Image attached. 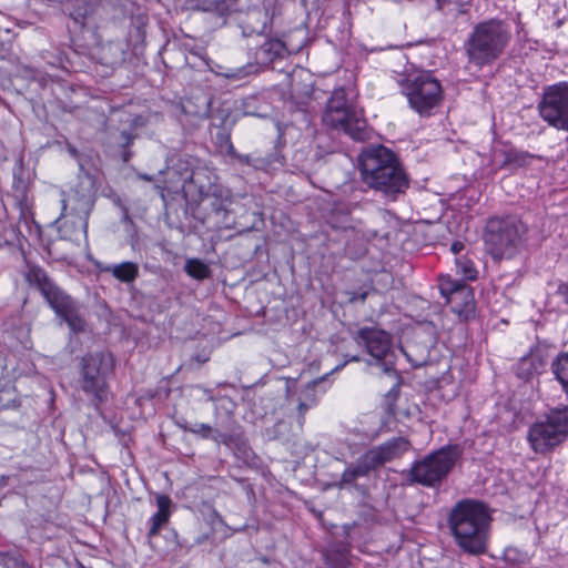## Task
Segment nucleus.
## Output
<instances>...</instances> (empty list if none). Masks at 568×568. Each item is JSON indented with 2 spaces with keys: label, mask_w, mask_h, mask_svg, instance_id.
I'll list each match as a JSON object with an SVG mask.
<instances>
[{
  "label": "nucleus",
  "mask_w": 568,
  "mask_h": 568,
  "mask_svg": "<svg viewBox=\"0 0 568 568\" xmlns=\"http://www.w3.org/2000/svg\"><path fill=\"white\" fill-rule=\"evenodd\" d=\"M464 449L459 444L445 445L412 463L402 471L407 485L439 488L462 458Z\"/></svg>",
  "instance_id": "nucleus-4"
},
{
  "label": "nucleus",
  "mask_w": 568,
  "mask_h": 568,
  "mask_svg": "<svg viewBox=\"0 0 568 568\" xmlns=\"http://www.w3.org/2000/svg\"><path fill=\"white\" fill-rule=\"evenodd\" d=\"M323 121L358 142L371 140L375 133L364 116V109H325Z\"/></svg>",
  "instance_id": "nucleus-11"
},
{
  "label": "nucleus",
  "mask_w": 568,
  "mask_h": 568,
  "mask_svg": "<svg viewBox=\"0 0 568 568\" xmlns=\"http://www.w3.org/2000/svg\"><path fill=\"white\" fill-rule=\"evenodd\" d=\"M210 400L214 403V414L215 417L219 418L223 414L227 416V418L233 419L234 412L236 409L235 402L229 396H210Z\"/></svg>",
  "instance_id": "nucleus-34"
},
{
  "label": "nucleus",
  "mask_w": 568,
  "mask_h": 568,
  "mask_svg": "<svg viewBox=\"0 0 568 568\" xmlns=\"http://www.w3.org/2000/svg\"><path fill=\"white\" fill-rule=\"evenodd\" d=\"M99 4V0H74L73 8L70 11V17L74 20L80 28L85 26L87 17L91 16L97 6Z\"/></svg>",
  "instance_id": "nucleus-30"
},
{
  "label": "nucleus",
  "mask_w": 568,
  "mask_h": 568,
  "mask_svg": "<svg viewBox=\"0 0 568 568\" xmlns=\"http://www.w3.org/2000/svg\"><path fill=\"white\" fill-rule=\"evenodd\" d=\"M286 50L285 44L280 39H268L255 52V62L258 65L266 67L281 58Z\"/></svg>",
  "instance_id": "nucleus-22"
},
{
  "label": "nucleus",
  "mask_w": 568,
  "mask_h": 568,
  "mask_svg": "<svg viewBox=\"0 0 568 568\" xmlns=\"http://www.w3.org/2000/svg\"><path fill=\"white\" fill-rule=\"evenodd\" d=\"M559 433L544 419H540L530 425L527 439L536 454L546 455L566 442Z\"/></svg>",
  "instance_id": "nucleus-16"
},
{
  "label": "nucleus",
  "mask_w": 568,
  "mask_h": 568,
  "mask_svg": "<svg viewBox=\"0 0 568 568\" xmlns=\"http://www.w3.org/2000/svg\"><path fill=\"white\" fill-rule=\"evenodd\" d=\"M170 520V517H168L166 514H161V513H155L151 518H150V528H149V531H148V539L151 540L152 538H154L155 536L159 535L161 528L166 525Z\"/></svg>",
  "instance_id": "nucleus-44"
},
{
  "label": "nucleus",
  "mask_w": 568,
  "mask_h": 568,
  "mask_svg": "<svg viewBox=\"0 0 568 568\" xmlns=\"http://www.w3.org/2000/svg\"><path fill=\"white\" fill-rule=\"evenodd\" d=\"M410 448V442L406 437L398 436L392 437L385 443L374 446L366 452L378 469L384 464L400 458Z\"/></svg>",
  "instance_id": "nucleus-18"
},
{
  "label": "nucleus",
  "mask_w": 568,
  "mask_h": 568,
  "mask_svg": "<svg viewBox=\"0 0 568 568\" xmlns=\"http://www.w3.org/2000/svg\"><path fill=\"white\" fill-rule=\"evenodd\" d=\"M551 372L562 387V390L568 395V352H560L551 361Z\"/></svg>",
  "instance_id": "nucleus-29"
},
{
  "label": "nucleus",
  "mask_w": 568,
  "mask_h": 568,
  "mask_svg": "<svg viewBox=\"0 0 568 568\" xmlns=\"http://www.w3.org/2000/svg\"><path fill=\"white\" fill-rule=\"evenodd\" d=\"M437 9L444 13L462 14L468 11L470 0H436Z\"/></svg>",
  "instance_id": "nucleus-37"
},
{
  "label": "nucleus",
  "mask_w": 568,
  "mask_h": 568,
  "mask_svg": "<svg viewBox=\"0 0 568 568\" xmlns=\"http://www.w3.org/2000/svg\"><path fill=\"white\" fill-rule=\"evenodd\" d=\"M357 93L354 88H338L333 91L326 106H353Z\"/></svg>",
  "instance_id": "nucleus-32"
},
{
  "label": "nucleus",
  "mask_w": 568,
  "mask_h": 568,
  "mask_svg": "<svg viewBox=\"0 0 568 568\" xmlns=\"http://www.w3.org/2000/svg\"><path fill=\"white\" fill-rule=\"evenodd\" d=\"M196 388L202 389L203 393L207 396V399L210 400V396H213L212 390L207 388H203L201 386H196Z\"/></svg>",
  "instance_id": "nucleus-61"
},
{
  "label": "nucleus",
  "mask_w": 568,
  "mask_h": 568,
  "mask_svg": "<svg viewBox=\"0 0 568 568\" xmlns=\"http://www.w3.org/2000/svg\"><path fill=\"white\" fill-rule=\"evenodd\" d=\"M122 216H121V222L124 223V224H133V221L130 216V212H129V207H122Z\"/></svg>",
  "instance_id": "nucleus-53"
},
{
  "label": "nucleus",
  "mask_w": 568,
  "mask_h": 568,
  "mask_svg": "<svg viewBox=\"0 0 568 568\" xmlns=\"http://www.w3.org/2000/svg\"><path fill=\"white\" fill-rule=\"evenodd\" d=\"M156 118L158 113L151 114L149 112L134 116L130 122L129 129L120 132L119 146L130 148L134 140L140 136V131L146 128L151 121Z\"/></svg>",
  "instance_id": "nucleus-21"
},
{
  "label": "nucleus",
  "mask_w": 568,
  "mask_h": 568,
  "mask_svg": "<svg viewBox=\"0 0 568 568\" xmlns=\"http://www.w3.org/2000/svg\"><path fill=\"white\" fill-rule=\"evenodd\" d=\"M155 505L158 507V513L166 514L168 517H171L174 504L171 497L166 494H155Z\"/></svg>",
  "instance_id": "nucleus-46"
},
{
  "label": "nucleus",
  "mask_w": 568,
  "mask_h": 568,
  "mask_svg": "<svg viewBox=\"0 0 568 568\" xmlns=\"http://www.w3.org/2000/svg\"><path fill=\"white\" fill-rule=\"evenodd\" d=\"M504 160L499 164V169L515 170L527 166L532 159H540L527 151L516 149L514 146L500 151Z\"/></svg>",
  "instance_id": "nucleus-23"
},
{
  "label": "nucleus",
  "mask_w": 568,
  "mask_h": 568,
  "mask_svg": "<svg viewBox=\"0 0 568 568\" xmlns=\"http://www.w3.org/2000/svg\"><path fill=\"white\" fill-rule=\"evenodd\" d=\"M329 374H325L318 378L308 382L300 394V399L308 403V406H315L318 402L316 388L320 387L327 378Z\"/></svg>",
  "instance_id": "nucleus-35"
},
{
  "label": "nucleus",
  "mask_w": 568,
  "mask_h": 568,
  "mask_svg": "<svg viewBox=\"0 0 568 568\" xmlns=\"http://www.w3.org/2000/svg\"><path fill=\"white\" fill-rule=\"evenodd\" d=\"M26 561L17 550L0 551V566L3 568H21Z\"/></svg>",
  "instance_id": "nucleus-41"
},
{
  "label": "nucleus",
  "mask_w": 568,
  "mask_h": 568,
  "mask_svg": "<svg viewBox=\"0 0 568 568\" xmlns=\"http://www.w3.org/2000/svg\"><path fill=\"white\" fill-rule=\"evenodd\" d=\"M232 130H216L214 134L215 143L221 151H225L226 154H235V148L231 141Z\"/></svg>",
  "instance_id": "nucleus-43"
},
{
  "label": "nucleus",
  "mask_w": 568,
  "mask_h": 568,
  "mask_svg": "<svg viewBox=\"0 0 568 568\" xmlns=\"http://www.w3.org/2000/svg\"><path fill=\"white\" fill-rule=\"evenodd\" d=\"M61 214L55 220L58 232L63 240H72L74 233L87 236L88 221L95 203L92 185L82 184L69 192L61 191Z\"/></svg>",
  "instance_id": "nucleus-7"
},
{
  "label": "nucleus",
  "mask_w": 568,
  "mask_h": 568,
  "mask_svg": "<svg viewBox=\"0 0 568 568\" xmlns=\"http://www.w3.org/2000/svg\"><path fill=\"white\" fill-rule=\"evenodd\" d=\"M464 247H465V245H464V243H463V242H460V241H455V242H453V243H452V245H450V251H452L454 254L458 255V254L464 250Z\"/></svg>",
  "instance_id": "nucleus-54"
},
{
  "label": "nucleus",
  "mask_w": 568,
  "mask_h": 568,
  "mask_svg": "<svg viewBox=\"0 0 568 568\" xmlns=\"http://www.w3.org/2000/svg\"><path fill=\"white\" fill-rule=\"evenodd\" d=\"M353 339L366 348L385 373L396 372L393 338L389 333L376 327H361L352 334Z\"/></svg>",
  "instance_id": "nucleus-10"
},
{
  "label": "nucleus",
  "mask_w": 568,
  "mask_h": 568,
  "mask_svg": "<svg viewBox=\"0 0 568 568\" xmlns=\"http://www.w3.org/2000/svg\"><path fill=\"white\" fill-rule=\"evenodd\" d=\"M185 273L196 280H204L210 276V267L199 258H190L184 266Z\"/></svg>",
  "instance_id": "nucleus-39"
},
{
  "label": "nucleus",
  "mask_w": 568,
  "mask_h": 568,
  "mask_svg": "<svg viewBox=\"0 0 568 568\" xmlns=\"http://www.w3.org/2000/svg\"><path fill=\"white\" fill-rule=\"evenodd\" d=\"M202 204L209 209L203 223H212L217 229H232L234 219L231 216V205L233 204V194L230 189L221 184H212L207 192L202 196Z\"/></svg>",
  "instance_id": "nucleus-12"
},
{
  "label": "nucleus",
  "mask_w": 568,
  "mask_h": 568,
  "mask_svg": "<svg viewBox=\"0 0 568 568\" xmlns=\"http://www.w3.org/2000/svg\"><path fill=\"white\" fill-rule=\"evenodd\" d=\"M544 420L548 423L556 432H560L559 434L567 440L568 438V406L559 405L557 407L550 408L548 413L545 414Z\"/></svg>",
  "instance_id": "nucleus-25"
},
{
  "label": "nucleus",
  "mask_w": 568,
  "mask_h": 568,
  "mask_svg": "<svg viewBox=\"0 0 568 568\" xmlns=\"http://www.w3.org/2000/svg\"><path fill=\"white\" fill-rule=\"evenodd\" d=\"M67 151L70 154V156H72L73 159H75L79 162V166L82 170L83 165L80 162V153H79L78 149L74 145H72L71 143L68 142L67 143Z\"/></svg>",
  "instance_id": "nucleus-51"
},
{
  "label": "nucleus",
  "mask_w": 568,
  "mask_h": 568,
  "mask_svg": "<svg viewBox=\"0 0 568 568\" xmlns=\"http://www.w3.org/2000/svg\"><path fill=\"white\" fill-rule=\"evenodd\" d=\"M420 116H430L432 115V109H426V108H423V109H415Z\"/></svg>",
  "instance_id": "nucleus-58"
},
{
  "label": "nucleus",
  "mask_w": 568,
  "mask_h": 568,
  "mask_svg": "<svg viewBox=\"0 0 568 568\" xmlns=\"http://www.w3.org/2000/svg\"><path fill=\"white\" fill-rule=\"evenodd\" d=\"M291 101L296 106L306 104L314 94L310 74L304 70L293 71L290 80Z\"/></svg>",
  "instance_id": "nucleus-19"
},
{
  "label": "nucleus",
  "mask_w": 568,
  "mask_h": 568,
  "mask_svg": "<svg viewBox=\"0 0 568 568\" xmlns=\"http://www.w3.org/2000/svg\"><path fill=\"white\" fill-rule=\"evenodd\" d=\"M509 40L510 33L501 20L477 23L464 44L468 62L478 68L493 64L501 57Z\"/></svg>",
  "instance_id": "nucleus-5"
},
{
  "label": "nucleus",
  "mask_w": 568,
  "mask_h": 568,
  "mask_svg": "<svg viewBox=\"0 0 568 568\" xmlns=\"http://www.w3.org/2000/svg\"><path fill=\"white\" fill-rule=\"evenodd\" d=\"M114 371L115 357L105 349L89 352L79 361L77 386L97 409L109 398Z\"/></svg>",
  "instance_id": "nucleus-3"
},
{
  "label": "nucleus",
  "mask_w": 568,
  "mask_h": 568,
  "mask_svg": "<svg viewBox=\"0 0 568 568\" xmlns=\"http://www.w3.org/2000/svg\"><path fill=\"white\" fill-rule=\"evenodd\" d=\"M138 176H139V179L148 181V182H151L153 180V178L151 175L145 174V173H140Z\"/></svg>",
  "instance_id": "nucleus-59"
},
{
  "label": "nucleus",
  "mask_w": 568,
  "mask_h": 568,
  "mask_svg": "<svg viewBox=\"0 0 568 568\" xmlns=\"http://www.w3.org/2000/svg\"><path fill=\"white\" fill-rule=\"evenodd\" d=\"M399 85L410 106H436L444 98L440 82L429 71L407 74Z\"/></svg>",
  "instance_id": "nucleus-9"
},
{
  "label": "nucleus",
  "mask_w": 568,
  "mask_h": 568,
  "mask_svg": "<svg viewBox=\"0 0 568 568\" xmlns=\"http://www.w3.org/2000/svg\"><path fill=\"white\" fill-rule=\"evenodd\" d=\"M254 71H256L255 65L247 63L243 67L235 68V69L234 68H224V67L219 65V70L216 71V73L226 79L241 80Z\"/></svg>",
  "instance_id": "nucleus-40"
},
{
  "label": "nucleus",
  "mask_w": 568,
  "mask_h": 568,
  "mask_svg": "<svg viewBox=\"0 0 568 568\" xmlns=\"http://www.w3.org/2000/svg\"><path fill=\"white\" fill-rule=\"evenodd\" d=\"M174 116L185 131L195 130L200 126L202 121L206 119L205 112L200 114L199 112L190 111L189 109H179Z\"/></svg>",
  "instance_id": "nucleus-33"
},
{
  "label": "nucleus",
  "mask_w": 568,
  "mask_h": 568,
  "mask_svg": "<svg viewBox=\"0 0 568 568\" xmlns=\"http://www.w3.org/2000/svg\"><path fill=\"white\" fill-rule=\"evenodd\" d=\"M535 369V364L529 357V355H526L520 358L516 366V375L518 378L523 381H529L534 375H537V371Z\"/></svg>",
  "instance_id": "nucleus-42"
},
{
  "label": "nucleus",
  "mask_w": 568,
  "mask_h": 568,
  "mask_svg": "<svg viewBox=\"0 0 568 568\" xmlns=\"http://www.w3.org/2000/svg\"><path fill=\"white\" fill-rule=\"evenodd\" d=\"M244 115L250 116H258V118H270L268 114H262L257 112H250L245 111L243 113ZM271 120L277 130V139L274 145V151L268 153L264 158H252L248 154H241L235 150V154H229L232 159L236 160L241 164H245L248 166H252L255 170H265L267 166L272 165L273 163H283L284 155L282 154V149L285 146L286 141L284 140V132L287 126L286 123H283L277 119V116L271 115Z\"/></svg>",
  "instance_id": "nucleus-14"
},
{
  "label": "nucleus",
  "mask_w": 568,
  "mask_h": 568,
  "mask_svg": "<svg viewBox=\"0 0 568 568\" xmlns=\"http://www.w3.org/2000/svg\"><path fill=\"white\" fill-rule=\"evenodd\" d=\"M372 292H375V288L361 287L359 290H356V291H347V292H345V294L348 296L347 302L349 304H355L357 302L364 303Z\"/></svg>",
  "instance_id": "nucleus-49"
},
{
  "label": "nucleus",
  "mask_w": 568,
  "mask_h": 568,
  "mask_svg": "<svg viewBox=\"0 0 568 568\" xmlns=\"http://www.w3.org/2000/svg\"><path fill=\"white\" fill-rule=\"evenodd\" d=\"M439 290L454 313L465 320L474 316V293L467 284L449 277H440Z\"/></svg>",
  "instance_id": "nucleus-13"
},
{
  "label": "nucleus",
  "mask_w": 568,
  "mask_h": 568,
  "mask_svg": "<svg viewBox=\"0 0 568 568\" xmlns=\"http://www.w3.org/2000/svg\"><path fill=\"white\" fill-rule=\"evenodd\" d=\"M221 445L226 446L233 453L239 466L255 467L258 464L257 455L234 419L232 425L226 428Z\"/></svg>",
  "instance_id": "nucleus-15"
},
{
  "label": "nucleus",
  "mask_w": 568,
  "mask_h": 568,
  "mask_svg": "<svg viewBox=\"0 0 568 568\" xmlns=\"http://www.w3.org/2000/svg\"><path fill=\"white\" fill-rule=\"evenodd\" d=\"M206 521L209 523L211 528L216 529L217 525L223 526L225 528L222 539H221L222 541L227 539L229 537H231V532H229V530L231 528L226 525L224 518L220 515V513L214 507H210V514L206 517Z\"/></svg>",
  "instance_id": "nucleus-45"
},
{
  "label": "nucleus",
  "mask_w": 568,
  "mask_h": 568,
  "mask_svg": "<svg viewBox=\"0 0 568 568\" xmlns=\"http://www.w3.org/2000/svg\"><path fill=\"white\" fill-rule=\"evenodd\" d=\"M559 293L562 295L565 303L568 305V282L559 286Z\"/></svg>",
  "instance_id": "nucleus-55"
},
{
  "label": "nucleus",
  "mask_w": 568,
  "mask_h": 568,
  "mask_svg": "<svg viewBox=\"0 0 568 568\" xmlns=\"http://www.w3.org/2000/svg\"><path fill=\"white\" fill-rule=\"evenodd\" d=\"M555 345L548 344L547 342H538L529 352V357L535 364L537 375L542 374L549 363L555 351Z\"/></svg>",
  "instance_id": "nucleus-26"
},
{
  "label": "nucleus",
  "mask_w": 568,
  "mask_h": 568,
  "mask_svg": "<svg viewBox=\"0 0 568 568\" xmlns=\"http://www.w3.org/2000/svg\"><path fill=\"white\" fill-rule=\"evenodd\" d=\"M313 406H308V403L305 400H302L298 398V405H297V423L300 427L302 428L304 425V417L306 412L312 408Z\"/></svg>",
  "instance_id": "nucleus-50"
},
{
  "label": "nucleus",
  "mask_w": 568,
  "mask_h": 568,
  "mask_svg": "<svg viewBox=\"0 0 568 568\" xmlns=\"http://www.w3.org/2000/svg\"><path fill=\"white\" fill-rule=\"evenodd\" d=\"M526 225L516 215L487 221L484 240L494 258H513L524 246Z\"/></svg>",
  "instance_id": "nucleus-8"
},
{
  "label": "nucleus",
  "mask_w": 568,
  "mask_h": 568,
  "mask_svg": "<svg viewBox=\"0 0 568 568\" xmlns=\"http://www.w3.org/2000/svg\"><path fill=\"white\" fill-rule=\"evenodd\" d=\"M205 116L215 130H232L236 122L230 109H206Z\"/></svg>",
  "instance_id": "nucleus-28"
},
{
  "label": "nucleus",
  "mask_w": 568,
  "mask_h": 568,
  "mask_svg": "<svg viewBox=\"0 0 568 568\" xmlns=\"http://www.w3.org/2000/svg\"><path fill=\"white\" fill-rule=\"evenodd\" d=\"M399 394H400L399 385L396 384L385 395L386 410L392 416L396 415L395 405H396L397 399L399 398Z\"/></svg>",
  "instance_id": "nucleus-47"
},
{
  "label": "nucleus",
  "mask_w": 568,
  "mask_h": 568,
  "mask_svg": "<svg viewBox=\"0 0 568 568\" xmlns=\"http://www.w3.org/2000/svg\"><path fill=\"white\" fill-rule=\"evenodd\" d=\"M206 544H209L212 547H216L217 546L216 529L215 528H210L209 531L200 534L199 536H196L194 538V542L192 544V546H202V545H206Z\"/></svg>",
  "instance_id": "nucleus-48"
},
{
  "label": "nucleus",
  "mask_w": 568,
  "mask_h": 568,
  "mask_svg": "<svg viewBox=\"0 0 568 568\" xmlns=\"http://www.w3.org/2000/svg\"><path fill=\"white\" fill-rule=\"evenodd\" d=\"M377 470L372 458L365 452L359 456L355 463L347 465L345 470L342 473L341 478L335 483V487L338 489L354 488L362 495H366L368 489L365 485L357 484V479L362 477H368L372 471Z\"/></svg>",
  "instance_id": "nucleus-17"
},
{
  "label": "nucleus",
  "mask_w": 568,
  "mask_h": 568,
  "mask_svg": "<svg viewBox=\"0 0 568 568\" xmlns=\"http://www.w3.org/2000/svg\"><path fill=\"white\" fill-rule=\"evenodd\" d=\"M176 544H178V546H179L180 548H184V547H185V548H187V549H189V548L191 547V546H185V545H184L183 542H181L180 540H176Z\"/></svg>",
  "instance_id": "nucleus-63"
},
{
  "label": "nucleus",
  "mask_w": 568,
  "mask_h": 568,
  "mask_svg": "<svg viewBox=\"0 0 568 568\" xmlns=\"http://www.w3.org/2000/svg\"><path fill=\"white\" fill-rule=\"evenodd\" d=\"M357 162L362 182L387 199L395 200L409 186L408 176L398 156L383 144L364 146Z\"/></svg>",
  "instance_id": "nucleus-2"
},
{
  "label": "nucleus",
  "mask_w": 568,
  "mask_h": 568,
  "mask_svg": "<svg viewBox=\"0 0 568 568\" xmlns=\"http://www.w3.org/2000/svg\"><path fill=\"white\" fill-rule=\"evenodd\" d=\"M123 283H131L139 276V266L134 262H122L119 264L108 265L103 268Z\"/></svg>",
  "instance_id": "nucleus-27"
},
{
  "label": "nucleus",
  "mask_w": 568,
  "mask_h": 568,
  "mask_svg": "<svg viewBox=\"0 0 568 568\" xmlns=\"http://www.w3.org/2000/svg\"><path fill=\"white\" fill-rule=\"evenodd\" d=\"M456 273L459 274L464 281H475L477 278V270L474 262L467 256H457L455 258Z\"/></svg>",
  "instance_id": "nucleus-36"
},
{
  "label": "nucleus",
  "mask_w": 568,
  "mask_h": 568,
  "mask_svg": "<svg viewBox=\"0 0 568 568\" xmlns=\"http://www.w3.org/2000/svg\"><path fill=\"white\" fill-rule=\"evenodd\" d=\"M77 568H91V567H87L85 565H83L81 561H77V565H75Z\"/></svg>",
  "instance_id": "nucleus-62"
},
{
  "label": "nucleus",
  "mask_w": 568,
  "mask_h": 568,
  "mask_svg": "<svg viewBox=\"0 0 568 568\" xmlns=\"http://www.w3.org/2000/svg\"><path fill=\"white\" fill-rule=\"evenodd\" d=\"M538 106H568V82L546 87Z\"/></svg>",
  "instance_id": "nucleus-24"
},
{
  "label": "nucleus",
  "mask_w": 568,
  "mask_h": 568,
  "mask_svg": "<svg viewBox=\"0 0 568 568\" xmlns=\"http://www.w3.org/2000/svg\"><path fill=\"white\" fill-rule=\"evenodd\" d=\"M6 369L4 358L0 354V376L3 375V371Z\"/></svg>",
  "instance_id": "nucleus-60"
},
{
  "label": "nucleus",
  "mask_w": 568,
  "mask_h": 568,
  "mask_svg": "<svg viewBox=\"0 0 568 568\" xmlns=\"http://www.w3.org/2000/svg\"><path fill=\"white\" fill-rule=\"evenodd\" d=\"M112 202L122 211V207H128V205L122 201L119 195L112 196Z\"/></svg>",
  "instance_id": "nucleus-56"
},
{
  "label": "nucleus",
  "mask_w": 568,
  "mask_h": 568,
  "mask_svg": "<svg viewBox=\"0 0 568 568\" xmlns=\"http://www.w3.org/2000/svg\"><path fill=\"white\" fill-rule=\"evenodd\" d=\"M538 113L549 125L568 131V109H538Z\"/></svg>",
  "instance_id": "nucleus-31"
},
{
  "label": "nucleus",
  "mask_w": 568,
  "mask_h": 568,
  "mask_svg": "<svg viewBox=\"0 0 568 568\" xmlns=\"http://www.w3.org/2000/svg\"><path fill=\"white\" fill-rule=\"evenodd\" d=\"M359 361H361V357L358 355L351 356L343 364L335 366V368H333L329 374L341 371L349 362H359Z\"/></svg>",
  "instance_id": "nucleus-52"
},
{
  "label": "nucleus",
  "mask_w": 568,
  "mask_h": 568,
  "mask_svg": "<svg viewBox=\"0 0 568 568\" xmlns=\"http://www.w3.org/2000/svg\"><path fill=\"white\" fill-rule=\"evenodd\" d=\"M121 149H122V159L124 162H128L132 156V152L129 150L130 148H121Z\"/></svg>",
  "instance_id": "nucleus-57"
},
{
  "label": "nucleus",
  "mask_w": 568,
  "mask_h": 568,
  "mask_svg": "<svg viewBox=\"0 0 568 568\" xmlns=\"http://www.w3.org/2000/svg\"><path fill=\"white\" fill-rule=\"evenodd\" d=\"M30 286L39 290L55 314L62 318L70 329L78 334L85 331V321L81 314V307L70 295L60 288L47 274L44 268L31 265L26 274Z\"/></svg>",
  "instance_id": "nucleus-6"
},
{
  "label": "nucleus",
  "mask_w": 568,
  "mask_h": 568,
  "mask_svg": "<svg viewBox=\"0 0 568 568\" xmlns=\"http://www.w3.org/2000/svg\"><path fill=\"white\" fill-rule=\"evenodd\" d=\"M491 515L480 500L464 498L447 513L446 526L455 545L466 555L479 557L489 548Z\"/></svg>",
  "instance_id": "nucleus-1"
},
{
  "label": "nucleus",
  "mask_w": 568,
  "mask_h": 568,
  "mask_svg": "<svg viewBox=\"0 0 568 568\" xmlns=\"http://www.w3.org/2000/svg\"><path fill=\"white\" fill-rule=\"evenodd\" d=\"M21 568H33L28 561Z\"/></svg>",
  "instance_id": "nucleus-64"
},
{
  "label": "nucleus",
  "mask_w": 568,
  "mask_h": 568,
  "mask_svg": "<svg viewBox=\"0 0 568 568\" xmlns=\"http://www.w3.org/2000/svg\"><path fill=\"white\" fill-rule=\"evenodd\" d=\"M291 424L284 419H278L272 426L264 429V436L268 440H287Z\"/></svg>",
  "instance_id": "nucleus-38"
},
{
  "label": "nucleus",
  "mask_w": 568,
  "mask_h": 568,
  "mask_svg": "<svg viewBox=\"0 0 568 568\" xmlns=\"http://www.w3.org/2000/svg\"><path fill=\"white\" fill-rule=\"evenodd\" d=\"M175 424L183 432H189L201 439H210L217 445H221L222 439L225 436V430L223 432L219 427H213L205 423L191 424L185 418H180Z\"/></svg>",
  "instance_id": "nucleus-20"
}]
</instances>
